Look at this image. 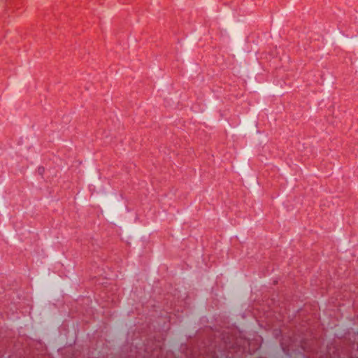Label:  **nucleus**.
Here are the masks:
<instances>
[{"mask_svg":"<svg viewBox=\"0 0 358 358\" xmlns=\"http://www.w3.org/2000/svg\"><path fill=\"white\" fill-rule=\"evenodd\" d=\"M42 171H43V169H38V171H39V173H42Z\"/></svg>","mask_w":358,"mask_h":358,"instance_id":"nucleus-1","label":"nucleus"}]
</instances>
